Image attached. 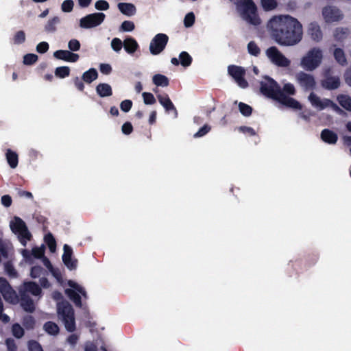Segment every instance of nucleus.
<instances>
[{"label":"nucleus","mask_w":351,"mask_h":351,"mask_svg":"<svg viewBox=\"0 0 351 351\" xmlns=\"http://www.w3.org/2000/svg\"><path fill=\"white\" fill-rule=\"evenodd\" d=\"M123 47L128 53L132 54L139 48V45L134 38L127 37L123 40Z\"/></svg>","instance_id":"obj_21"},{"label":"nucleus","mask_w":351,"mask_h":351,"mask_svg":"<svg viewBox=\"0 0 351 351\" xmlns=\"http://www.w3.org/2000/svg\"><path fill=\"white\" fill-rule=\"evenodd\" d=\"M96 92L101 97H109L112 95L110 85L106 83H100L96 86Z\"/></svg>","instance_id":"obj_24"},{"label":"nucleus","mask_w":351,"mask_h":351,"mask_svg":"<svg viewBox=\"0 0 351 351\" xmlns=\"http://www.w3.org/2000/svg\"><path fill=\"white\" fill-rule=\"evenodd\" d=\"M12 333L17 339L21 338L24 335V330L18 323H15L12 326Z\"/></svg>","instance_id":"obj_46"},{"label":"nucleus","mask_w":351,"mask_h":351,"mask_svg":"<svg viewBox=\"0 0 351 351\" xmlns=\"http://www.w3.org/2000/svg\"><path fill=\"white\" fill-rule=\"evenodd\" d=\"M247 51L250 55L256 57L261 53V49L254 41H250L247 44Z\"/></svg>","instance_id":"obj_42"},{"label":"nucleus","mask_w":351,"mask_h":351,"mask_svg":"<svg viewBox=\"0 0 351 351\" xmlns=\"http://www.w3.org/2000/svg\"><path fill=\"white\" fill-rule=\"evenodd\" d=\"M74 3L72 0H65L61 5V9L64 12H70L73 10Z\"/></svg>","instance_id":"obj_55"},{"label":"nucleus","mask_w":351,"mask_h":351,"mask_svg":"<svg viewBox=\"0 0 351 351\" xmlns=\"http://www.w3.org/2000/svg\"><path fill=\"white\" fill-rule=\"evenodd\" d=\"M271 37L280 45L293 46L302 38V25L295 18L286 15L274 16L268 24Z\"/></svg>","instance_id":"obj_1"},{"label":"nucleus","mask_w":351,"mask_h":351,"mask_svg":"<svg viewBox=\"0 0 351 351\" xmlns=\"http://www.w3.org/2000/svg\"><path fill=\"white\" fill-rule=\"evenodd\" d=\"M14 43L16 45H20L23 43L25 41V34L23 30L18 31L14 38Z\"/></svg>","instance_id":"obj_50"},{"label":"nucleus","mask_w":351,"mask_h":351,"mask_svg":"<svg viewBox=\"0 0 351 351\" xmlns=\"http://www.w3.org/2000/svg\"><path fill=\"white\" fill-rule=\"evenodd\" d=\"M98 77L97 71L95 69L91 68L85 71L82 75V80L86 83L90 84Z\"/></svg>","instance_id":"obj_30"},{"label":"nucleus","mask_w":351,"mask_h":351,"mask_svg":"<svg viewBox=\"0 0 351 351\" xmlns=\"http://www.w3.org/2000/svg\"><path fill=\"white\" fill-rule=\"evenodd\" d=\"M6 160L12 169H15L19 163L18 154L10 149H8L5 153Z\"/></svg>","instance_id":"obj_28"},{"label":"nucleus","mask_w":351,"mask_h":351,"mask_svg":"<svg viewBox=\"0 0 351 351\" xmlns=\"http://www.w3.org/2000/svg\"><path fill=\"white\" fill-rule=\"evenodd\" d=\"M307 32L311 38L315 42L320 41L323 38L321 27L317 22L314 21L310 23L308 26Z\"/></svg>","instance_id":"obj_18"},{"label":"nucleus","mask_w":351,"mask_h":351,"mask_svg":"<svg viewBox=\"0 0 351 351\" xmlns=\"http://www.w3.org/2000/svg\"><path fill=\"white\" fill-rule=\"evenodd\" d=\"M49 48V45L47 42H40L36 46V51L40 53H46Z\"/></svg>","instance_id":"obj_64"},{"label":"nucleus","mask_w":351,"mask_h":351,"mask_svg":"<svg viewBox=\"0 0 351 351\" xmlns=\"http://www.w3.org/2000/svg\"><path fill=\"white\" fill-rule=\"evenodd\" d=\"M322 16L326 23L337 22L343 19V14L336 6L326 5L322 9Z\"/></svg>","instance_id":"obj_10"},{"label":"nucleus","mask_w":351,"mask_h":351,"mask_svg":"<svg viewBox=\"0 0 351 351\" xmlns=\"http://www.w3.org/2000/svg\"><path fill=\"white\" fill-rule=\"evenodd\" d=\"M38 60V56L34 53H27L23 57V64L32 65Z\"/></svg>","instance_id":"obj_47"},{"label":"nucleus","mask_w":351,"mask_h":351,"mask_svg":"<svg viewBox=\"0 0 351 351\" xmlns=\"http://www.w3.org/2000/svg\"><path fill=\"white\" fill-rule=\"evenodd\" d=\"M44 241L45 243L47 245L50 252L52 253L55 252L56 250L57 244L53 234L51 232H49L47 234H45L44 237Z\"/></svg>","instance_id":"obj_36"},{"label":"nucleus","mask_w":351,"mask_h":351,"mask_svg":"<svg viewBox=\"0 0 351 351\" xmlns=\"http://www.w3.org/2000/svg\"><path fill=\"white\" fill-rule=\"evenodd\" d=\"M337 101L341 106L351 112V97L346 95H339L337 96Z\"/></svg>","instance_id":"obj_33"},{"label":"nucleus","mask_w":351,"mask_h":351,"mask_svg":"<svg viewBox=\"0 0 351 351\" xmlns=\"http://www.w3.org/2000/svg\"><path fill=\"white\" fill-rule=\"evenodd\" d=\"M237 9L242 18L250 24L258 25L261 19L257 14V8L252 0H240L237 3Z\"/></svg>","instance_id":"obj_3"},{"label":"nucleus","mask_w":351,"mask_h":351,"mask_svg":"<svg viewBox=\"0 0 351 351\" xmlns=\"http://www.w3.org/2000/svg\"><path fill=\"white\" fill-rule=\"evenodd\" d=\"M282 91L285 94L294 95L295 94V89L294 86L291 83L285 84L283 86Z\"/></svg>","instance_id":"obj_61"},{"label":"nucleus","mask_w":351,"mask_h":351,"mask_svg":"<svg viewBox=\"0 0 351 351\" xmlns=\"http://www.w3.org/2000/svg\"><path fill=\"white\" fill-rule=\"evenodd\" d=\"M308 99L312 104L313 106L318 108L319 110H324L326 108L324 106L326 105V99H321L319 97H318L314 93H311L308 96Z\"/></svg>","instance_id":"obj_26"},{"label":"nucleus","mask_w":351,"mask_h":351,"mask_svg":"<svg viewBox=\"0 0 351 351\" xmlns=\"http://www.w3.org/2000/svg\"><path fill=\"white\" fill-rule=\"evenodd\" d=\"M261 5L265 11L274 10L278 3L276 0H261Z\"/></svg>","instance_id":"obj_45"},{"label":"nucleus","mask_w":351,"mask_h":351,"mask_svg":"<svg viewBox=\"0 0 351 351\" xmlns=\"http://www.w3.org/2000/svg\"><path fill=\"white\" fill-rule=\"evenodd\" d=\"M60 23L58 16H54L49 19L45 26V30L47 32H54L56 30V25Z\"/></svg>","instance_id":"obj_38"},{"label":"nucleus","mask_w":351,"mask_h":351,"mask_svg":"<svg viewBox=\"0 0 351 351\" xmlns=\"http://www.w3.org/2000/svg\"><path fill=\"white\" fill-rule=\"evenodd\" d=\"M44 272V269L40 265H35L32 267L30 271V276L33 278H39Z\"/></svg>","instance_id":"obj_48"},{"label":"nucleus","mask_w":351,"mask_h":351,"mask_svg":"<svg viewBox=\"0 0 351 351\" xmlns=\"http://www.w3.org/2000/svg\"><path fill=\"white\" fill-rule=\"evenodd\" d=\"M180 64L184 67L189 66L192 63V57L186 51H182L179 56Z\"/></svg>","instance_id":"obj_37"},{"label":"nucleus","mask_w":351,"mask_h":351,"mask_svg":"<svg viewBox=\"0 0 351 351\" xmlns=\"http://www.w3.org/2000/svg\"><path fill=\"white\" fill-rule=\"evenodd\" d=\"M23 256L27 258L30 255H32L36 258H41L45 255V247H34L32 248L31 252L28 250H23L22 252Z\"/></svg>","instance_id":"obj_22"},{"label":"nucleus","mask_w":351,"mask_h":351,"mask_svg":"<svg viewBox=\"0 0 351 351\" xmlns=\"http://www.w3.org/2000/svg\"><path fill=\"white\" fill-rule=\"evenodd\" d=\"M95 7L98 10H107L109 8V3L105 0L96 1Z\"/></svg>","instance_id":"obj_60"},{"label":"nucleus","mask_w":351,"mask_h":351,"mask_svg":"<svg viewBox=\"0 0 351 351\" xmlns=\"http://www.w3.org/2000/svg\"><path fill=\"white\" fill-rule=\"evenodd\" d=\"M23 285L25 291L32 293L33 295L38 296L42 292L41 288L35 282H26Z\"/></svg>","instance_id":"obj_27"},{"label":"nucleus","mask_w":351,"mask_h":351,"mask_svg":"<svg viewBox=\"0 0 351 351\" xmlns=\"http://www.w3.org/2000/svg\"><path fill=\"white\" fill-rule=\"evenodd\" d=\"M21 305L24 311L32 313L35 310L33 300L27 295L22 293L21 295Z\"/></svg>","instance_id":"obj_20"},{"label":"nucleus","mask_w":351,"mask_h":351,"mask_svg":"<svg viewBox=\"0 0 351 351\" xmlns=\"http://www.w3.org/2000/svg\"><path fill=\"white\" fill-rule=\"evenodd\" d=\"M157 99L159 103L163 106L166 112L167 113H173V118H177L178 116V112L175 107L174 104L170 99L169 95L167 93L158 94L156 95Z\"/></svg>","instance_id":"obj_13"},{"label":"nucleus","mask_w":351,"mask_h":351,"mask_svg":"<svg viewBox=\"0 0 351 351\" xmlns=\"http://www.w3.org/2000/svg\"><path fill=\"white\" fill-rule=\"evenodd\" d=\"M53 56L56 59L64 60L69 62H75L79 60V55L68 50H57L53 53Z\"/></svg>","instance_id":"obj_17"},{"label":"nucleus","mask_w":351,"mask_h":351,"mask_svg":"<svg viewBox=\"0 0 351 351\" xmlns=\"http://www.w3.org/2000/svg\"><path fill=\"white\" fill-rule=\"evenodd\" d=\"M169 41V37L167 34H157L151 40L149 45V51L152 55L160 53L166 47Z\"/></svg>","instance_id":"obj_8"},{"label":"nucleus","mask_w":351,"mask_h":351,"mask_svg":"<svg viewBox=\"0 0 351 351\" xmlns=\"http://www.w3.org/2000/svg\"><path fill=\"white\" fill-rule=\"evenodd\" d=\"M323 58L322 51L317 47L309 50L302 58L301 65L306 71H313L319 66Z\"/></svg>","instance_id":"obj_4"},{"label":"nucleus","mask_w":351,"mask_h":351,"mask_svg":"<svg viewBox=\"0 0 351 351\" xmlns=\"http://www.w3.org/2000/svg\"><path fill=\"white\" fill-rule=\"evenodd\" d=\"M239 110L240 112L242 114V115L245 117H249L252 113V108L243 102H239Z\"/></svg>","instance_id":"obj_43"},{"label":"nucleus","mask_w":351,"mask_h":351,"mask_svg":"<svg viewBox=\"0 0 351 351\" xmlns=\"http://www.w3.org/2000/svg\"><path fill=\"white\" fill-rule=\"evenodd\" d=\"M238 130L241 133L249 135L250 136H254L256 135V131L251 127L240 126L238 128Z\"/></svg>","instance_id":"obj_57"},{"label":"nucleus","mask_w":351,"mask_h":351,"mask_svg":"<svg viewBox=\"0 0 351 351\" xmlns=\"http://www.w3.org/2000/svg\"><path fill=\"white\" fill-rule=\"evenodd\" d=\"M105 18L106 15L102 12L89 14L80 19V26L84 29L93 28L101 24Z\"/></svg>","instance_id":"obj_6"},{"label":"nucleus","mask_w":351,"mask_h":351,"mask_svg":"<svg viewBox=\"0 0 351 351\" xmlns=\"http://www.w3.org/2000/svg\"><path fill=\"white\" fill-rule=\"evenodd\" d=\"M0 292L6 301H12L16 296L15 291L3 277H0Z\"/></svg>","instance_id":"obj_15"},{"label":"nucleus","mask_w":351,"mask_h":351,"mask_svg":"<svg viewBox=\"0 0 351 351\" xmlns=\"http://www.w3.org/2000/svg\"><path fill=\"white\" fill-rule=\"evenodd\" d=\"M331 69H327L324 72V79L321 81L322 86L326 90H335L340 86V79L338 76L331 75Z\"/></svg>","instance_id":"obj_12"},{"label":"nucleus","mask_w":351,"mask_h":351,"mask_svg":"<svg viewBox=\"0 0 351 351\" xmlns=\"http://www.w3.org/2000/svg\"><path fill=\"white\" fill-rule=\"evenodd\" d=\"M46 332L51 335H56L59 333L60 329L58 326L51 321L47 322L43 326Z\"/></svg>","instance_id":"obj_35"},{"label":"nucleus","mask_w":351,"mask_h":351,"mask_svg":"<svg viewBox=\"0 0 351 351\" xmlns=\"http://www.w3.org/2000/svg\"><path fill=\"white\" fill-rule=\"evenodd\" d=\"M5 345L8 351H17V346L12 338L6 339Z\"/></svg>","instance_id":"obj_62"},{"label":"nucleus","mask_w":351,"mask_h":351,"mask_svg":"<svg viewBox=\"0 0 351 351\" xmlns=\"http://www.w3.org/2000/svg\"><path fill=\"white\" fill-rule=\"evenodd\" d=\"M70 75V68L66 66L57 67L55 70V75L59 78H64Z\"/></svg>","instance_id":"obj_41"},{"label":"nucleus","mask_w":351,"mask_h":351,"mask_svg":"<svg viewBox=\"0 0 351 351\" xmlns=\"http://www.w3.org/2000/svg\"><path fill=\"white\" fill-rule=\"evenodd\" d=\"M4 269L6 274L11 278H16L18 276L17 271L10 261H7L4 264Z\"/></svg>","instance_id":"obj_44"},{"label":"nucleus","mask_w":351,"mask_h":351,"mask_svg":"<svg viewBox=\"0 0 351 351\" xmlns=\"http://www.w3.org/2000/svg\"><path fill=\"white\" fill-rule=\"evenodd\" d=\"M132 107V101L130 99H125L121 102V110L125 112H129Z\"/></svg>","instance_id":"obj_59"},{"label":"nucleus","mask_w":351,"mask_h":351,"mask_svg":"<svg viewBox=\"0 0 351 351\" xmlns=\"http://www.w3.org/2000/svg\"><path fill=\"white\" fill-rule=\"evenodd\" d=\"M295 78L298 83L304 90H312L315 88L316 82L312 75L300 71L296 74Z\"/></svg>","instance_id":"obj_11"},{"label":"nucleus","mask_w":351,"mask_h":351,"mask_svg":"<svg viewBox=\"0 0 351 351\" xmlns=\"http://www.w3.org/2000/svg\"><path fill=\"white\" fill-rule=\"evenodd\" d=\"M228 72L241 88H245L248 86V82L245 79V70L244 68L237 65H229Z\"/></svg>","instance_id":"obj_9"},{"label":"nucleus","mask_w":351,"mask_h":351,"mask_svg":"<svg viewBox=\"0 0 351 351\" xmlns=\"http://www.w3.org/2000/svg\"><path fill=\"white\" fill-rule=\"evenodd\" d=\"M211 130V127L208 124H205L202 126L199 130L193 135L194 138H199L205 136L208 134Z\"/></svg>","instance_id":"obj_52"},{"label":"nucleus","mask_w":351,"mask_h":351,"mask_svg":"<svg viewBox=\"0 0 351 351\" xmlns=\"http://www.w3.org/2000/svg\"><path fill=\"white\" fill-rule=\"evenodd\" d=\"M58 316L64 324L65 328L69 332H73L75 328L74 310L71 304L66 300H62L57 303Z\"/></svg>","instance_id":"obj_2"},{"label":"nucleus","mask_w":351,"mask_h":351,"mask_svg":"<svg viewBox=\"0 0 351 351\" xmlns=\"http://www.w3.org/2000/svg\"><path fill=\"white\" fill-rule=\"evenodd\" d=\"M81 45L77 39H71L68 43V47L71 51H77L80 49Z\"/></svg>","instance_id":"obj_58"},{"label":"nucleus","mask_w":351,"mask_h":351,"mask_svg":"<svg viewBox=\"0 0 351 351\" xmlns=\"http://www.w3.org/2000/svg\"><path fill=\"white\" fill-rule=\"evenodd\" d=\"M276 101H278L280 104L285 106L286 107L295 109V110H301L302 105L299 101H298L294 98L290 97L286 95L282 91L277 97Z\"/></svg>","instance_id":"obj_16"},{"label":"nucleus","mask_w":351,"mask_h":351,"mask_svg":"<svg viewBox=\"0 0 351 351\" xmlns=\"http://www.w3.org/2000/svg\"><path fill=\"white\" fill-rule=\"evenodd\" d=\"M123 46V42H122L121 40L119 38H114L111 41V47L112 49L116 52L120 51Z\"/></svg>","instance_id":"obj_53"},{"label":"nucleus","mask_w":351,"mask_h":351,"mask_svg":"<svg viewBox=\"0 0 351 351\" xmlns=\"http://www.w3.org/2000/svg\"><path fill=\"white\" fill-rule=\"evenodd\" d=\"M122 132L125 135L130 134L133 131V126L129 121L124 123L121 127Z\"/></svg>","instance_id":"obj_63"},{"label":"nucleus","mask_w":351,"mask_h":351,"mask_svg":"<svg viewBox=\"0 0 351 351\" xmlns=\"http://www.w3.org/2000/svg\"><path fill=\"white\" fill-rule=\"evenodd\" d=\"M195 14L193 12H189L186 14L184 19V24L186 27H191L195 23Z\"/></svg>","instance_id":"obj_51"},{"label":"nucleus","mask_w":351,"mask_h":351,"mask_svg":"<svg viewBox=\"0 0 351 351\" xmlns=\"http://www.w3.org/2000/svg\"><path fill=\"white\" fill-rule=\"evenodd\" d=\"M118 8L122 14L128 16L134 15L136 12L135 5L130 3H119Z\"/></svg>","instance_id":"obj_23"},{"label":"nucleus","mask_w":351,"mask_h":351,"mask_svg":"<svg viewBox=\"0 0 351 351\" xmlns=\"http://www.w3.org/2000/svg\"><path fill=\"white\" fill-rule=\"evenodd\" d=\"M29 351H43L41 345L35 340L28 341Z\"/></svg>","instance_id":"obj_56"},{"label":"nucleus","mask_w":351,"mask_h":351,"mask_svg":"<svg viewBox=\"0 0 351 351\" xmlns=\"http://www.w3.org/2000/svg\"><path fill=\"white\" fill-rule=\"evenodd\" d=\"M16 234H19V239L22 245L24 247L26 246L27 241H29L32 238V234L29 232L27 228L22 231L17 232Z\"/></svg>","instance_id":"obj_39"},{"label":"nucleus","mask_w":351,"mask_h":351,"mask_svg":"<svg viewBox=\"0 0 351 351\" xmlns=\"http://www.w3.org/2000/svg\"><path fill=\"white\" fill-rule=\"evenodd\" d=\"M142 95L143 97L144 103L147 105L154 104L156 101L154 95L151 93L145 92Z\"/></svg>","instance_id":"obj_54"},{"label":"nucleus","mask_w":351,"mask_h":351,"mask_svg":"<svg viewBox=\"0 0 351 351\" xmlns=\"http://www.w3.org/2000/svg\"><path fill=\"white\" fill-rule=\"evenodd\" d=\"M260 91L265 97L276 100L282 89L276 81L269 76H265L260 82Z\"/></svg>","instance_id":"obj_5"},{"label":"nucleus","mask_w":351,"mask_h":351,"mask_svg":"<svg viewBox=\"0 0 351 351\" xmlns=\"http://www.w3.org/2000/svg\"><path fill=\"white\" fill-rule=\"evenodd\" d=\"M66 295L74 303L76 307L81 308L82 306L81 296L77 291L71 289H65Z\"/></svg>","instance_id":"obj_25"},{"label":"nucleus","mask_w":351,"mask_h":351,"mask_svg":"<svg viewBox=\"0 0 351 351\" xmlns=\"http://www.w3.org/2000/svg\"><path fill=\"white\" fill-rule=\"evenodd\" d=\"M153 83L157 86L166 87L169 84V78L162 74H156L152 77Z\"/></svg>","instance_id":"obj_31"},{"label":"nucleus","mask_w":351,"mask_h":351,"mask_svg":"<svg viewBox=\"0 0 351 351\" xmlns=\"http://www.w3.org/2000/svg\"><path fill=\"white\" fill-rule=\"evenodd\" d=\"M335 60L341 66H346L348 61L343 50L341 48H336L333 53Z\"/></svg>","instance_id":"obj_32"},{"label":"nucleus","mask_w":351,"mask_h":351,"mask_svg":"<svg viewBox=\"0 0 351 351\" xmlns=\"http://www.w3.org/2000/svg\"><path fill=\"white\" fill-rule=\"evenodd\" d=\"M134 28H135V25L132 21H124L120 26V31H121V32H132L134 29Z\"/></svg>","instance_id":"obj_49"},{"label":"nucleus","mask_w":351,"mask_h":351,"mask_svg":"<svg viewBox=\"0 0 351 351\" xmlns=\"http://www.w3.org/2000/svg\"><path fill=\"white\" fill-rule=\"evenodd\" d=\"M266 55L272 63L278 66L287 67L290 65V60L276 47L273 46L268 48L266 51Z\"/></svg>","instance_id":"obj_7"},{"label":"nucleus","mask_w":351,"mask_h":351,"mask_svg":"<svg viewBox=\"0 0 351 351\" xmlns=\"http://www.w3.org/2000/svg\"><path fill=\"white\" fill-rule=\"evenodd\" d=\"M27 228V227L25 223L19 217H15L14 221L10 223V228L12 231L15 234L25 230Z\"/></svg>","instance_id":"obj_29"},{"label":"nucleus","mask_w":351,"mask_h":351,"mask_svg":"<svg viewBox=\"0 0 351 351\" xmlns=\"http://www.w3.org/2000/svg\"><path fill=\"white\" fill-rule=\"evenodd\" d=\"M63 250L64 253L62 254V258L64 264L69 270L75 269L77 266V260L75 258H72V248L69 245L65 244L63 247Z\"/></svg>","instance_id":"obj_14"},{"label":"nucleus","mask_w":351,"mask_h":351,"mask_svg":"<svg viewBox=\"0 0 351 351\" xmlns=\"http://www.w3.org/2000/svg\"><path fill=\"white\" fill-rule=\"evenodd\" d=\"M349 33L347 27H337L334 31V38L337 41H342L346 38Z\"/></svg>","instance_id":"obj_34"},{"label":"nucleus","mask_w":351,"mask_h":351,"mask_svg":"<svg viewBox=\"0 0 351 351\" xmlns=\"http://www.w3.org/2000/svg\"><path fill=\"white\" fill-rule=\"evenodd\" d=\"M321 139L328 144L335 145L337 142L338 136L329 129H324L321 132Z\"/></svg>","instance_id":"obj_19"},{"label":"nucleus","mask_w":351,"mask_h":351,"mask_svg":"<svg viewBox=\"0 0 351 351\" xmlns=\"http://www.w3.org/2000/svg\"><path fill=\"white\" fill-rule=\"evenodd\" d=\"M22 324L27 330L34 329L36 324L35 319L32 315H25L23 318Z\"/></svg>","instance_id":"obj_40"}]
</instances>
